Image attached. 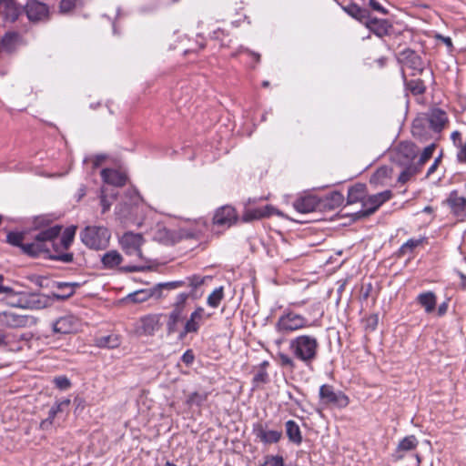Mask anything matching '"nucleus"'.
Listing matches in <instances>:
<instances>
[{
	"mask_svg": "<svg viewBox=\"0 0 466 466\" xmlns=\"http://www.w3.org/2000/svg\"><path fill=\"white\" fill-rule=\"evenodd\" d=\"M435 37H436L437 40L441 41L447 46L449 51H452L453 50L452 40H451V38L450 36H445V35H442L441 34H438V35H436Z\"/></svg>",
	"mask_w": 466,
	"mask_h": 466,
	"instance_id": "nucleus-61",
	"label": "nucleus"
},
{
	"mask_svg": "<svg viewBox=\"0 0 466 466\" xmlns=\"http://www.w3.org/2000/svg\"><path fill=\"white\" fill-rule=\"evenodd\" d=\"M224 298V289L222 286L215 289L207 299V304L211 308H218Z\"/></svg>",
	"mask_w": 466,
	"mask_h": 466,
	"instance_id": "nucleus-40",
	"label": "nucleus"
},
{
	"mask_svg": "<svg viewBox=\"0 0 466 466\" xmlns=\"http://www.w3.org/2000/svg\"><path fill=\"white\" fill-rule=\"evenodd\" d=\"M50 221L51 220L46 216L35 217L33 221H31V228H34L35 229H37L45 228L49 225Z\"/></svg>",
	"mask_w": 466,
	"mask_h": 466,
	"instance_id": "nucleus-54",
	"label": "nucleus"
},
{
	"mask_svg": "<svg viewBox=\"0 0 466 466\" xmlns=\"http://www.w3.org/2000/svg\"><path fill=\"white\" fill-rule=\"evenodd\" d=\"M76 320L73 316H64L52 323V329L55 333L69 334L76 330Z\"/></svg>",
	"mask_w": 466,
	"mask_h": 466,
	"instance_id": "nucleus-22",
	"label": "nucleus"
},
{
	"mask_svg": "<svg viewBox=\"0 0 466 466\" xmlns=\"http://www.w3.org/2000/svg\"><path fill=\"white\" fill-rule=\"evenodd\" d=\"M101 177L105 183L116 187H123L127 182V176L114 168L102 169Z\"/></svg>",
	"mask_w": 466,
	"mask_h": 466,
	"instance_id": "nucleus-25",
	"label": "nucleus"
},
{
	"mask_svg": "<svg viewBox=\"0 0 466 466\" xmlns=\"http://www.w3.org/2000/svg\"><path fill=\"white\" fill-rule=\"evenodd\" d=\"M427 242L426 237H421L420 238H410L405 243H403L399 248V255L404 256L408 252L411 253L417 247Z\"/></svg>",
	"mask_w": 466,
	"mask_h": 466,
	"instance_id": "nucleus-38",
	"label": "nucleus"
},
{
	"mask_svg": "<svg viewBox=\"0 0 466 466\" xmlns=\"http://www.w3.org/2000/svg\"><path fill=\"white\" fill-rule=\"evenodd\" d=\"M273 215L281 217L283 214L272 205H266L262 208H246L242 215L243 222H250L266 218H270Z\"/></svg>",
	"mask_w": 466,
	"mask_h": 466,
	"instance_id": "nucleus-10",
	"label": "nucleus"
},
{
	"mask_svg": "<svg viewBox=\"0 0 466 466\" xmlns=\"http://www.w3.org/2000/svg\"><path fill=\"white\" fill-rule=\"evenodd\" d=\"M366 196V185L362 183H357L351 186L348 190L347 204H354L357 202L363 203Z\"/></svg>",
	"mask_w": 466,
	"mask_h": 466,
	"instance_id": "nucleus-28",
	"label": "nucleus"
},
{
	"mask_svg": "<svg viewBox=\"0 0 466 466\" xmlns=\"http://www.w3.org/2000/svg\"><path fill=\"white\" fill-rule=\"evenodd\" d=\"M277 358H278L279 365L282 368H288L290 370H295L296 363L292 357L289 356L288 354H286L284 352L279 351L277 353Z\"/></svg>",
	"mask_w": 466,
	"mask_h": 466,
	"instance_id": "nucleus-44",
	"label": "nucleus"
},
{
	"mask_svg": "<svg viewBox=\"0 0 466 466\" xmlns=\"http://www.w3.org/2000/svg\"><path fill=\"white\" fill-rule=\"evenodd\" d=\"M371 33L376 36L382 38L386 35H390L393 25L387 19H380L374 16L369 15V18L363 24Z\"/></svg>",
	"mask_w": 466,
	"mask_h": 466,
	"instance_id": "nucleus-14",
	"label": "nucleus"
},
{
	"mask_svg": "<svg viewBox=\"0 0 466 466\" xmlns=\"http://www.w3.org/2000/svg\"><path fill=\"white\" fill-rule=\"evenodd\" d=\"M403 167V170L399 175L397 181L400 184L407 183L412 177L419 174L421 168L416 163H410L408 165H399Z\"/></svg>",
	"mask_w": 466,
	"mask_h": 466,
	"instance_id": "nucleus-33",
	"label": "nucleus"
},
{
	"mask_svg": "<svg viewBox=\"0 0 466 466\" xmlns=\"http://www.w3.org/2000/svg\"><path fill=\"white\" fill-rule=\"evenodd\" d=\"M268 381V374L267 370L258 369V372L253 377V380H252L253 384L258 386V384H261V383L264 384V383H267Z\"/></svg>",
	"mask_w": 466,
	"mask_h": 466,
	"instance_id": "nucleus-56",
	"label": "nucleus"
},
{
	"mask_svg": "<svg viewBox=\"0 0 466 466\" xmlns=\"http://www.w3.org/2000/svg\"><path fill=\"white\" fill-rule=\"evenodd\" d=\"M144 241V238L141 234L130 231L124 233L119 240L120 245L127 255H136L141 260L147 261V259L144 258L141 250Z\"/></svg>",
	"mask_w": 466,
	"mask_h": 466,
	"instance_id": "nucleus-9",
	"label": "nucleus"
},
{
	"mask_svg": "<svg viewBox=\"0 0 466 466\" xmlns=\"http://www.w3.org/2000/svg\"><path fill=\"white\" fill-rule=\"evenodd\" d=\"M285 428L289 441L296 445H300L303 439L299 424L295 420H289L286 421Z\"/></svg>",
	"mask_w": 466,
	"mask_h": 466,
	"instance_id": "nucleus-29",
	"label": "nucleus"
},
{
	"mask_svg": "<svg viewBox=\"0 0 466 466\" xmlns=\"http://www.w3.org/2000/svg\"><path fill=\"white\" fill-rule=\"evenodd\" d=\"M51 303L48 297L31 293V309H40L47 307Z\"/></svg>",
	"mask_w": 466,
	"mask_h": 466,
	"instance_id": "nucleus-42",
	"label": "nucleus"
},
{
	"mask_svg": "<svg viewBox=\"0 0 466 466\" xmlns=\"http://www.w3.org/2000/svg\"><path fill=\"white\" fill-rule=\"evenodd\" d=\"M187 285V281H185L184 279H181V280H174V281H169V282H164V283H158L156 288H157V293H159V290L160 289H178V288H182V287H186Z\"/></svg>",
	"mask_w": 466,
	"mask_h": 466,
	"instance_id": "nucleus-46",
	"label": "nucleus"
},
{
	"mask_svg": "<svg viewBox=\"0 0 466 466\" xmlns=\"http://www.w3.org/2000/svg\"><path fill=\"white\" fill-rule=\"evenodd\" d=\"M401 78L406 89H408L412 95L419 96L423 95L426 92V86L422 79L417 78L408 80L403 69H401Z\"/></svg>",
	"mask_w": 466,
	"mask_h": 466,
	"instance_id": "nucleus-27",
	"label": "nucleus"
},
{
	"mask_svg": "<svg viewBox=\"0 0 466 466\" xmlns=\"http://www.w3.org/2000/svg\"><path fill=\"white\" fill-rule=\"evenodd\" d=\"M294 208L299 213L320 211L319 198L315 195H307L297 198L293 202Z\"/></svg>",
	"mask_w": 466,
	"mask_h": 466,
	"instance_id": "nucleus-15",
	"label": "nucleus"
},
{
	"mask_svg": "<svg viewBox=\"0 0 466 466\" xmlns=\"http://www.w3.org/2000/svg\"><path fill=\"white\" fill-rule=\"evenodd\" d=\"M392 198L390 190H385L377 194H373L365 197L362 208L350 215L352 218V221H357L374 214L385 202L389 201Z\"/></svg>",
	"mask_w": 466,
	"mask_h": 466,
	"instance_id": "nucleus-5",
	"label": "nucleus"
},
{
	"mask_svg": "<svg viewBox=\"0 0 466 466\" xmlns=\"http://www.w3.org/2000/svg\"><path fill=\"white\" fill-rule=\"evenodd\" d=\"M456 161L460 164L466 165V139L464 147L461 151L456 152Z\"/></svg>",
	"mask_w": 466,
	"mask_h": 466,
	"instance_id": "nucleus-62",
	"label": "nucleus"
},
{
	"mask_svg": "<svg viewBox=\"0 0 466 466\" xmlns=\"http://www.w3.org/2000/svg\"><path fill=\"white\" fill-rule=\"evenodd\" d=\"M150 269L151 267L147 265H129L118 268L121 273L144 272Z\"/></svg>",
	"mask_w": 466,
	"mask_h": 466,
	"instance_id": "nucleus-49",
	"label": "nucleus"
},
{
	"mask_svg": "<svg viewBox=\"0 0 466 466\" xmlns=\"http://www.w3.org/2000/svg\"><path fill=\"white\" fill-rule=\"evenodd\" d=\"M416 300L424 308L426 313H431L435 309L437 298L432 291L420 293Z\"/></svg>",
	"mask_w": 466,
	"mask_h": 466,
	"instance_id": "nucleus-31",
	"label": "nucleus"
},
{
	"mask_svg": "<svg viewBox=\"0 0 466 466\" xmlns=\"http://www.w3.org/2000/svg\"><path fill=\"white\" fill-rule=\"evenodd\" d=\"M211 313H207L201 306H197L190 313L189 318L185 322L183 329L178 334L179 339H184L187 334H197L202 324L211 318Z\"/></svg>",
	"mask_w": 466,
	"mask_h": 466,
	"instance_id": "nucleus-6",
	"label": "nucleus"
},
{
	"mask_svg": "<svg viewBox=\"0 0 466 466\" xmlns=\"http://www.w3.org/2000/svg\"><path fill=\"white\" fill-rule=\"evenodd\" d=\"M53 381L55 386L61 390H66L71 387L70 380L65 375L54 378Z\"/></svg>",
	"mask_w": 466,
	"mask_h": 466,
	"instance_id": "nucleus-52",
	"label": "nucleus"
},
{
	"mask_svg": "<svg viewBox=\"0 0 466 466\" xmlns=\"http://www.w3.org/2000/svg\"><path fill=\"white\" fill-rule=\"evenodd\" d=\"M123 261L122 255L116 250L106 252L101 258L103 268L113 269L119 266Z\"/></svg>",
	"mask_w": 466,
	"mask_h": 466,
	"instance_id": "nucleus-30",
	"label": "nucleus"
},
{
	"mask_svg": "<svg viewBox=\"0 0 466 466\" xmlns=\"http://www.w3.org/2000/svg\"><path fill=\"white\" fill-rule=\"evenodd\" d=\"M392 168L388 166H381L370 176L369 183L373 187H384L388 185L391 178Z\"/></svg>",
	"mask_w": 466,
	"mask_h": 466,
	"instance_id": "nucleus-20",
	"label": "nucleus"
},
{
	"mask_svg": "<svg viewBox=\"0 0 466 466\" xmlns=\"http://www.w3.org/2000/svg\"><path fill=\"white\" fill-rule=\"evenodd\" d=\"M58 289H68L67 293H53V297L57 300H66L75 294V288L80 287L78 282H58L56 284Z\"/></svg>",
	"mask_w": 466,
	"mask_h": 466,
	"instance_id": "nucleus-35",
	"label": "nucleus"
},
{
	"mask_svg": "<svg viewBox=\"0 0 466 466\" xmlns=\"http://www.w3.org/2000/svg\"><path fill=\"white\" fill-rule=\"evenodd\" d=\"M372 289H373V287H372L371 283L366 284L362 288V290H361V298H362V299L366 300L370 297Z\"/></svg>",
	"mask_w": 466,
	"mask_h": 466,
	"instance_id": "nucleus-64",
	"label": "nucleus"
},
{
	"mask_svg": "<svg viewBox=\"0 0 466 466\" xmlns=\"http://www.w3.org/2000/svg\"><path fill=\"white\" fill-rule=\"evenodd\" d=\"M241 50L245 51V54H247L248 56H250L254 62V65L251 66L253 68L256 66V65L260 63L261 56L259 53L254 52L245 46H241Z\"/></svg>",
	"mask_w": 466,
	"mask_h": 466,
	"instance_id": "nucleus-58",
	"label": "nucleus"
},
{
	"mask_svg": "<svg viewBox=\"0 0 466 466\" xmlns=\"http://www.w3.org/2000/svg\"><path fill=\"white\" fill-rule=\"evenodd\" d=\"M261 466H285V462L281 455H267Z\"/></svg>",
	"mask_w": 466,
	"mask_h": 466,
	"instance_id": "nucleus-48",
	"label": "nucleus"
},
{
	"mask_svg": "<svg viewBox=\"0 0 466 466\" xmlns=\"http://www.w3.org/2000/svg\"><path fill=\"white\" fill-rule=\"evenodd\" d=\"M190 297H194V295L192 294V292H181L179 293L177 298H176V300L175 302L173 303L172 307H177L179 309H185L186 308V303H187V300L190 298Z\"/></svg>",
	"mask_w": 466,
	"mask_h": 466,
	"instance_id": "nucleus-51",
	"label": "nucleus"
},
{
	"mask_svg": "<svg viewBox=\"0 0 466 466\" xmlns=\"http://www.w3.org/2000/svg\"><path fill=\"white\" fill-rule=\"evenodd\" d=\"M418 444L419 441L414 435L406 436L401 441H400L394 456L396 457L397 460H400L403 457V455L400 454V452L412 451L416 449Z\"/></svg>",
	"mask_w": 466,
	"mask_h": 466,
	"instance_id": "nucleus-32",
	"label": "nucleus"
},
{
	"mask_svg": "<svg viewBox=\"0 0 466 466\" xmlns=\"http://www.w3.org/2000/svg\"><path fill=\"white\" fill-rule=\"evenodd\" d=\"M418 147L410 141L400 142L395 156V160L398 165H408L415 163L414 160L418 156Z\"/></svg>",
	"mask_w": 466,
	"mask_h": 466,
	"instance_id": "nucleus-12",
	"label": "nucleus"
},
{
	"mask_svg": "<svg viewBox=\"0 0 466 466\" xmlns=\"http://www.w3.org/2000/svg\"><path fill=\"white\" fill-rule=\"evenodd\" d=\"M319 399L325 405H334L338 408H345L350 403L349 397L341 390H334V387L329 384H323L319 388Z\"/></svg>",
	"mask_w": 466,
	"mask_h": 466,
	"instance_id": "nucleus-8",
	"label": "nucleus"
},
{
	"mask_svg": "<svg viewBox=\"0 0 466 466\" xmlns=\"http://www.w3.org/2000/svg\"><path fill=\"white\" fill-rule=\"evenodd\" d=\"M138 330L140 334L152 336L160 329V315L148 314L140 318Z\"/></svg>",
	"mask_w": 466,
	"mask_h": 466,
	"instance_id": "nucleus-18",
	"label": "nucleus"
},
{
	"mask_svg": "<svg viewBox=\"0 0 466 466\" xmlns=\"http://www.w3.org/2000/svg\"><path fill=\"white\" fill-rule=\"evenodd\" d=\"M168 319L174 321L180 322L185 319V309L177 307H172V310L168 315Z\"/></svg>",
	"mask_w": 466,
	"mask_h": 466,
	"instance_id": "nucleus-57",
	"label": "nucleus"
},
{
	"mask_svg": "<svg viewBox=\"0 0 466 466\" xmlns=\"http://www.w3.org/2000/svg\"><path fill=\"white\" fill-rule=\"evenodd\" d=\"M76 230V226L66 228L60 240H58L57 238L62 231V226L55 225L42 229L34 237V241L31 242V258L71 263L74 255L67 252V249L74 241Z\"/></svg>",
	"mask_w": 466,
	"mask_h": 466,
	"instance_id": "nucleus-1",
	"label": "nucleus"
},
{
	"mask_svg": "<svg viewBox=\"0 0 466 466\" xmlns=\"http://www.w3.org/2000/svg\"><path fill=\"white\" fill-rule=\"evenodd\" d=\"M427 127L429 126L424 117H418L414 119L411 126L412 136L420 140L425 139L427 136Z\"/></svg>",
	"mask_w": 466,
	"mask_h": 466,
	"instance_id": "nucleus-36",
	"label": "nucleus"
},
{
	"mask_svg": "<svg viewBox=\"0 0 466 466\" xmlns=\"http://www.w3.org/2000/svg\"><path fill=\"white\" fill-rule=\"evenodd\" d=\"M195 360V355L192 351V350H187L182 357H181V360L183 363H185L187 366H189L193 363Z\"/></svg>",
	"mask_w": 466,
	"mask_h": 466,
	"instance_id": "nucleus-60",
	"label": "nucleus"
},
{
	"mask_svg": "<svg viewBox=\"0 0 466 466\" xmlns=\"http://www.w3.org/2000/svg\"><path fill=\"white\" fill-rule=\"evenodd\" d=\"M369 5L374 11L379 12L382 15H388L389 10L383 7L377 0H369Z\"/></svg>",
	"mask_w": 466,
	"mask_h": 466,
	"instance_id": "nucleus-59",
	"label": "nucleus"
},
{
	"mask_svg": "<svg viewBox=\"0 0 466 466\" xmlns=\"http://www.w3.org/2000/svg\"><path fill=\"white\" fill-rule=\"evenodd\" d=\"M224 35H225L224 30L218 28V29L213 31V33L211 35V38L215 39V40L221 41V46H226L228 45L223 41V36Z\"/></svg>",
	"mask_w": 466,
	"mask_h": 466,
	"instance_id": "nucleus-63",
	"label": "nucleus"
},
{
	"mask_svg": "<svg viewBox=\"0 0 466 466\" xmlns=\"http://www.w3.org/2000/svg\"><path fill=\"white\" fill-rule=\"evenodd\" d=\"M437 145L435 143H431V145L427 146L422 153L420 154L419 159L416 161V164L422 169V167L424 164L431 158L433 152L436 148Z\"/></svg>",
	"mask_w": 466,
	"mask_h": 466,
	"instance_id": "nucleus-43",
	"label": "nucleus"
},
{
	"mask_svg": "<svg viewBox=\"0 0 466 466\" xmlns=\"http://www.w3.org/2000/svg\"><path fill=\"white\" fill-rule=\"evenodd\" d=\"M27 323V316L17 314L14 311L0 312V325L8 328H18L25 326Z\"/></svg>",
	"mask_w": 466,
	"mask_h": 466,
	"instance_id": "nucleus-19",
	"label": "nucleus"
},
{
	"mask_svg": "<svg viewBox=\"0 0 466 466\" xmlns=\"http://www.w3.org/2000/svg\"><path fill=\"white\" fill-rule=\"evenodd\" d=\"M153 297H160V294L157 293L156 287H154L153 289H138L132 293H129L125 298V300L131 301L133 303H142Z\"/></svg>",
	"mask_w": 466,
	"mask_h": 466,
	"instance_id": "nucleus-26",
	"label": "nucleus"
},
{
	"mask_svg": "<svg viewBox=\"0 0 466 466\" xmlns=\"http://www.w3.org/2000/svg\"><path fill=\"white\" fill-rule=\"evenodd\" d=\"M208 392L194 391L187 396L186 403L189 406H201L208 399Z\"/></svg>",
	"mask_w": 466,
	"mask_h": 466,
	"instance_id": "nucleus-41",
	"label": "nucleus"
},
{
	"mask_svg": "<svg viewBox=\"0 0 466 466\" xmlns=\"http://www.w3.org/2000/svg\"><path fill=\"white\" fill-rule=\"evenodd\" d=\"M319 347L318 339L313 335H299L289 342V350L293 357L306 366H310L317 359Z\"/></svg>",
	"mask_w": 466,
	"mask_h": 466,
	"instance_id": "nucleus-2",
	"label": "nucleus"
},
{
	"mask_svg": "<svg viewBox=\"0 0 466 466\" xmlns=\"http://www.w3.org/2000/svg\"><path fill=\"white\" fill-rule=\"evenodd\" d=\"M50 18V11L47 5L31 0V24L47 22Z\"/></svg>",
	"mask_w": 466,
	"mask_h": 466,
	"instance_id": "nucleus-24",
	"label": "nucleus"
},
{
	"mask_svg": "<svg viewBox=\"0 0 466 466\" xmlns=\"http://www.w3.org/2000/svg\"><path fill=\"white\" fill-rule=\"evenodd\" d=\"M78 0H61L59 4V11L62 14L71 12L77 4Z\"/></svg>",
	"mask_w": 466,
	"mask_h": 466,
	"instance_id": "nucleus-53",
	"label": "nucleus"
},
{
	"mask_svg": "<svg viewBox=\"0 0 466 466\" xmlns=\"http://www.w3.org/2000/svg\"><path fill=\"white\" fill-rule=\"evenodd\" d=\"M59 411H61L60 406H56V405L52 406L48 411L47 419L41 421L40 427L42 429H46L48 426H50L52 424L54 418Z\"/></svg>",
	"mask_w": 466,
	"mask_h": 466,
	"instance_id": "nucleus-50",
	"label": "nucleus"
},
{
	"mask_svg": "<svg viewBox=\"0 0 466 466\" xmlns=\"http://www.w3.org/2000/svg\"><path fill=\"white\" fill-rule=\"evenodd\" d=\"M111 233L103 226H86L80 232L81 241L91 249L101 250L109 245Z\"/></svg>",
	"mask_w": 466,
	"mask_h": 466,
	"instance_id": "nucleus-3",
	"label": "nucleus"
},
{
	"mask_svg": "<svg viewBox=\"0 0 466 466\" xmlns=\"http://www.w3.org/2000/svg\"><path fill=\"white\" fill-rule=\"evenodd\" d=\"M0 2L5 3L6 5V15L12 21H15L18 18L21 11L19 8L15 6V3L13 2V0H0Z\"/></svg>",
	"mask_w": 466,
	"mask_h": 466,
	"instance_id": "nucleus-45",
	"label": "nucleus"
},
{
	"mask_svg": "<svg viewBox=\"0 0 466 466\" xmlns=\"http://www.w3.org/2000/svg\"><path fill=\"white\" fill-rule=\"evenodd\" d=\"M116 196H117L116 192H112L108 196L106 194V189L105 187L101 188V194H100L99 198H100V205L102 207L103 214H105L106 212H107L110 209V208L113 204V200L116 198Z\"/></svg>",
	"mask_w": 466,
	"mask_h": 466,
	"instance_id": "nucleus-39",
	"label": "nucleus"
},
{
	"mask_svg": "<svg viewBox=\"0 0 466 466\" xmlns=\"http://www.w3.org/2000/svg\"><path fill=\"white\" fill-rule=\"evenodd\" d=\"M25 235L22 232H9L6 236V241L12 246L18 247L22 252L29 255V243H24Z\"/></svg>",
	"mask_w": 466,
	"mask_h": 466,
	"instance_id": "nucleus-34",
	"label": "nucleus"
},
{
	"mask_svg": "<svg viewBox=\"0 0 466 466\" xmlns=\"http://www.w3.org/2000/svg\"><path fill=\"white\" fill-rule=\"evenodd\" d=\"M451 139L457 151H461V149L464 147L465 140H462L461 133L460 131H453L451 135Z\"/></svg>",
	"mask_w": 466,
	"mask_h": 466,
	"instance_id": "nucleus-55",
	"label": "nucleus"
},
{
	"mask_svg": "<svg viewBox=\"0 0 466 466\" xmlns=\"http://www.w3.org/2000/svg\"><path fill=\"white\" fill-rule=\"evenodd\" d=\"M399 62L412 70V76L425 73H429L431 77L433 76V72L425 68L422 58L412 49L406 48L401 51L399 55Z\"/></svg>",
	"mask_w": 466,
	"mask_h": 466,
	"instance_id": "nucleus-7",
	"label": "nucleus"
},
{
	"mask_svg": "<svg viewBox=\"0 0 466 466\" xmlns=\"http://www.w3.org/2000/svg\"><path fill=\"white\" fill-rule=\"evenodd\" d=\"M184 280L187 281L186 287L190 288L189 292H192L193 295L195 294L196 289L199 286H201L204 282L203 278H201L200 276H198V275H193L191 277H187Z\"/></svg>",
	"mask_w": 466,
	"mask_h": 466,
	"instance_id": "nucleus-47",
	"label": "nucleus"
},
{
	"mask_svg": "<svg viewBox=\"0 0 466 466\" xmlns=\"http://www.w3.org/2000/svg\"><path fill=\"white\" fill-rule=\"evenodd\" d=\"M429 127L435 133H441L449 121L447 113L439 107H433L423 116Z\"/></svg>",
	"mask_w": 466,
	"mask_h": 466,
	"instance_id": "nucleus-13",
	"label": "nucleus"
},
{
	"mask_svg": "<svg viewBox=\"0 0 466 466\" xmlns=\"http://www.w3.org/2000/svg\"><path fill=\"white\" fill-rule=\"evenodd\" d=\"M96 345L99 348L115 349L120 345V339L114 334L102 336L96 339Z\"/></svg>",
	"mask_w": 466,
	"mask_h": 466,
	"instance_id": "nucleus-37",
	"label": "nucleus"
},
{
	"mask_svg": "<svg viewBox=\"0 0 466 466\" xmlns=\"http://www.w3.org/2000/svg\"><path fill=\"white\" fill-rule=\"evenodd\" d=\"M344 202V196L339 191H333L324 198H319L320 211L334 210Z\"/></svg>",
	"mask_w": 466,
	"mask_h": 466,
	"instance_id": "nucleus-23",
	"label": "nucleus"
},
{
	"mask_svg": "<svg viewBox=\"0 0 466 466\" xmlns=\"http://www.w3.org/2000/svg\"><path fill=\"white\" fill-rule=\"evenodd\" d=\"M319 326V319H314L312 322H309L304 316L291 310H287L279 318L276 323V329L286 335L304 328Z\"/></svg>",
	"mask_w": 466,
	"mask_h": 466,
	"instance_id": "nucleus-4",
	"label": "nucleus"
},
{
	"mask_svg": "<svg viewBox=\"0 0 466 466\" xmlns=\"http://www.w3.org/2000/svg\"><path fill=\"white\" fill-rule=\"evenodd\" d=\"M253 434L264 444L277 443L282 437L280 431H267L261 423H256L253 426Z\"/></svg>",
	"mask_w": 466,
	"mask_h": 466,
	"instance_id": "nucleus-17",
	"label": "nucleus"
},
{
	"mask_svg": "<svg viewBox=\"0 0 466 466\" xmlns=\"http://www.w3.org/2000/svg\"><path fill=\"white\" fill-rule=\"evenodd\" d=\"M446 203L454 216L466 218V198L460 196L457 190L449 194Z\"/></svg>",
	"mask_w": 466,
	"mask_h": 466,
	"instance_id": "nucleus-16",
	"label": "nucleus"
},
{
	"mask_svg": "<svg viewBox=\"0 0 466 466\" xmlns=\"http://www.w3.org/2000/svg\"><path fill=\"white\" fill-rule=\"evenodd\" d=\"M337 3L347 15L361 24H364L367 18H369L370 12L366 8L360 7L354 2H350L347 5H342L339 1H337Z\"/></svg>",
	"mask_w": 466,
	"mask_h": 466,
	"instance_id": "nucleus-21",
	"label": "nucleus"
},
{
	"mask_svg": "<svg viewBox=\"0 0 466 466\" xmlns=\"http://www.w3.org/2000/svg\"><path fill=\"white\" fill-rule=\"evenodd\" d=\"M238 217L236 209L229 205L218 208L213 217V224L218 227L229 228L236 224Z\"/></svg>",
	"mask_w": 466,
	"mask_h": 466,
	"instance_id": "nucleus-11",
	"label": "nucleus"
}]
</instances>
